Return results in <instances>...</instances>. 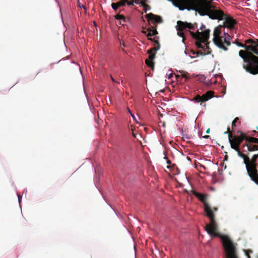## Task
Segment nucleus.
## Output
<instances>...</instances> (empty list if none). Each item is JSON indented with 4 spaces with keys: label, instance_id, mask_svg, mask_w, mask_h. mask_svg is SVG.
<instances>
[{
    "label": "nucleus",
    "instance_id": "obj_1",
    "mask_svg": "<svg viewBox=\"0 0 258 258\" xmlns=\"http://www.w3.org/2000/svg\"><path fill=\"white\" fill-rule=\"evenodd\" d=\"M192 194L199 199L204 205V211L206 215L210 219V223L206 224L205 230L211 237H218L221 242H232L230 237L227 235L221 234L218 231V225L215 220V216L214 212L218 210L217 207L212 208L207 203L206 200V195L199 193L195 190H192Z\"/></svg>",
    "mask_w": 258,
    "mask_h": 258
},
{
    "label": "nucleus",
    "instance_id": "obj_2",
    "mask_svg": "<svg viewBox=\"0 0 258 258\" xmlns=\"http://www.w3.org/2000/svg\"><path fill=\"white\" fill-rule=\"evenodd\" d=\"M212 6L210 3L204 2L199 6L198 12L201 16H208L212 19L224 20L223 28H227L230 30L234 29L236 24L235 20L225 15L221 10H213Z\"/></svg>",
    "mask_w": 258,
    "mask_h": 258
},
{
    "label": "nucleus",
    "instance_id": "obj_3",
    "mask_svg": "<svg viewBox=\"0 0 258 258\" xmlns=\"http://www.w3.org/2000/svg\"><path fill=\"white\" fill-rule=\"evenodd\" d=\"M237 155L243 160V163L245 165L247 173L250 179L258 185V170L257 169L256 161L258 159V154H254L251 159L248 154L241 152L240 148L236 150Z\"/></svg>",
    "mask_w": 258,
    "mask_h": 258
},
{
    "label": "nucleus",
    "instance_id": "obj_4",
    "mask_svg": "<svg viewBox=\"0 0 258 258\" xmlns=\"http://www.w3.org/2000/svg\"><path fill=\"white\" fill-rule=\"evenodd\" d=\"M239 55L243 59V68L250 74H258V56L250 52L240 50Z\"/></svg>",
    "mask_w": 258,
    "mask_h": 258
},
{
    "label": "nucleus",
    "instance_id": "obj_5",
    "mask_svg": "<svg viewBox=\"0 0 258 258\" xmlns=\"http://www.w3.org/2000/svg\"><path fill=\"white\" fill-rule=\"evenodd\" d=\"M223 26L219 25L214 29L213 41L214 44L225 51L227 50V46L230 45V36L228 33H224V36H221L222 29Z\"/></svg>",
    "mask_w": 258,
    "mask_h": 258
},
{
    "label": "nucleus",
    "instance_id": "obj_6",
    "mask_svg": "<svg viewBox=\"0 0 258 258\" xmlns=\"http://www.w3.org/2000/svg\"><path fill=\"white\" fill-rule=\"evenodd\" d=\"M241 139V143L245 141L244 143L242 145L241 148L243 152H251L258 150V139L247 136L244 133Z\"/></svg>",
    "mask_w": 258,
    "mask_h": 258
},
{
    "label": "nucleus",
    "instance_id": "obj_7",
    "mask_svg": "<svg viewBox=\"0 0 258 258\" xmlns=\"http://www.w3.org/2000/svg\"><path fill=\"white\" fill-rule=\"evenodd\" d=\"M189 33L191 36L196 40V44L198 48H203L204 46L202 43H204L206 45L207 48L209 49V47L206 42L208 41L209 38L210 30L207 29L203 32H199L198 31L196 33L189 31Z\"/></svg>",
    "mask_w": 258,
    "mask_h": 258
},
{
    "label": "nucleus",
    "instance_id": "obj_8",
    "mask_svg": "<svg viewBox=\"0 0 258 258\" xmlns=\"http://www.w3.org/2000/svg\"><path fill=\"white\" fill-rule=\"evenodd\" d=\"M244 133V132L239 130L237 131V135H233L232 132L228 126L227 127V131L225 132L224 134H228V139L231 148L236 151L240 147V145L241 143V139H242V136Z\"/></svg>",
    "mask_w": 258,
    "mask_h": 258
},
{
    "label": "nucleus",
    "instance_id": "obj_9",
    "mask_svg": "<svg viewBox=\"0 0 258 258\" xmlns=\"http://www.w3.org/2000/svg\"><path fill=\"white\" fill-rule=\"evenodd\" d=\"M226 258H238L236 246L234 243H222Z\"/></svg>",
    "mask_w": 258,
    "mask_h": 258
},
{
    "label": "nucleus",
    "instance_id": "obj_10",
    "mask_svg": "<svg viewBox=\"0 0 258 258\" xmlns=\"http://www.w3.org/2000/svg\"><path fill=\"white\" fill-rule=\"evenodd\" d=\"M246 45L245 51L250 52L258 55V39H248L245 41Z\"/></svg>",
    "mask_w": 258,
    "mask_h": 258
},
{
    "label": "nucleus",
    "instance_id": "obj_11",
    "mask_svg": "<svg viewBox=\"0 0 258 258\" xmlns=\"http://www.w3.org/2000/svg\"><path fill=\"white\" fill-rule=\"evenodd\" d=\"M214 93L213 91H208L202 96L197 95L192 100L195 103H200L201 105L206 108V104H204V102L213 97Z\"/></svg>",
    "mask_w": 258,
    "mask_h": 258
},
{
    "label": "nucleus",
    "instance_id": "obj_12",
    "mask_svg": "<svg viewBox=\"0 0 258 258\" xmlns=\"http://www.w3.org/2000/svg\"><path fill=\"white\" fill-rule=\"evenodd\" d=\"M177 24L179 25L180 30H186V29L189 30H195L197 27V24H192L190 23H187L186 22H183L181 21H178Z\"/></svg>",
    "mask_w": 258,
    "mask_h": 258
},
{
    "label": "nucleus",
    "instance_id": "obj_13",
    "mask_svg": "<svg viewBox=\"0 0 258 258\" xmlns=\"http://www.w3.org/2000/svg\"><path fill=\"white\" fill-rule=\"evenodd\" d=\"M145 17L149 22L153 21L154 23H161L162 22V19L160 16L155 15L152 13L146 14Z\"/></svg>",
    "mask_w": 258,
    "mask_h": 258
},
{
    "label": "nucleus",
    "instance_id": "obj_14",
    "mask_svg": "<svg viewBox=\"0 0 258 258\" xmlns=\"http://www.w3.org/2000/svg\"><path fill=\"white\" fill-rule=\"evenodd\" d=\"M160 48V45L159 43H157V46H155L154 47L151 48L148 50L147 53L149 54V57L148 59L153 61L155 57L156 52Z\"/></svg>",
    "mask_w": 258,
    "mask_h": 258
},
{
    "label": "nucleus",
    "instance_id": "obj_15",
    "mask_svg": "<svg viewBox=\"0 0 258 258\" xmlns=\"http://www.w3.org/2000/svg\"><path fill=\"white\" fill-rule=\"evenodd\" d=\"M128 0H121L116 3L111 4L112 8L113 10H116L119 7L124 6Z\"/></svg>",
    "mask_w": 258,
    "mask_h": 258
},
{
    "label": "nucleus",
    "instance_id": "obj_16",
    "mask_svg": "<svg viewBox=\"0 0 258 258\" xmlns=\"http://www.w3.org/2000/svg\"><path fill=\"white\" fill-rule=\"evenodd\" d=\"M147 31L148 32V34H147V37L154 36L158 34L156 25L155 26H152V28H148L147 29Z\"/></svg>",
    "mask_w": 258,
    "mask_h": 258
},
{
    "label": "nucleus",
    "instance_id": "obj_17",
    "mask_svg": "<svg viewBox=\"0 0 258 258\" xmlns=\"http://www.w3.org/2000/svg\"><path fill=\"white\" fill-rule=\"evenodd\" d=\"M176 29L177 30V34L179 36L181 37L182 38V41H183L185 39L184 38V31L185 30H179L180 28H179V25L178 24H177V26H176Z\"/></svg>",
    "mask_w": 258,
    "mask_h": 258
},
{
    "label": "nucleus",
    "instance_id": "obj_18",
    "mask_svg": "<svg viewBox=\"0 0 258 258\" xmlns=\"http://www.w3.org/2000/svg\"><path fill=\"white\" fill-rule=\"evenodd\" d=\"M115 19H117V20H121L123 22H125L126 21V18L122 15H120V14H117L115 16Z\"/></svg>",
    "mask_w": 258,
    "mask_h": 258
},
{
    "label": "nucleus",
    "instance_id": "obj_19",
    "mask_svg": "<svg viewBox=\"0 0 258 258\" xmlns=\"http://www.w3.org/2000/svg\"><path fill=\"white\" fill-rule=\"evenodd\" d=\"M145 63L149 68H153L154 65L153 61L147 59L145 60Z\"/></svg>",
    "mask_w": 258,
    "mask_h": 258
},
{
    "label": "nucleus",
    "instance_id": "obj_20",
    "mask_svg": "<svg viewBox=\"0 0 258 258\" xmlns=\"http://www.w3.org/2000/svg\"><path fill=\"white\" fill-rule=\"evenodd\" d=\"M243 251L247 258H251L250 254L253 253V251L251 249H244Z\"/></svg>",
    "mask_w": 258,
    "mask_h": 258
},
{
    "label": "nucleus",
    "instance_id": "obj_21",
    "mask_svg": "<svg viewBox=\"0 0 258 258\" xmlns=\"http://www.w3.org/2000/svg\"><path fill=\"white\" fill-rule=\"evenodd\" d=\"M139 4H141L142 6L144 8H146V7H148L149 10L150 9V7L148 5L146 4L145 2H144V1L139 2Z\"/></svg>",
    "mask_w": 258,
    "mask_h": 258
},
{
    "label": "nucleus",
    "instance_id": "obj_22",
    "mask_svg": "<svg viewBox=\"0 0 258 258\" xmlns=\"http://www.w3.org/2000/svg\"><path fill=\"white\" fill-rule=\"evenodd\" d=\"M180 73H181V76L183 78H185L186 80H187L189 79V77L188 76V75L187 74H185L183 71L180 72Z\"/></svg>",
    "mask_w": 258,
    "mask_h": 258
},
{
    "label": "nucleus",
    "instance_id": "obj_23",
    "mask_svg": "<svg viewBox=\"0 0 258 258\" xmlns=\"http://www.w3.org/2000/svg\"><path fill=\"white\" fill-rule=\"evenodd\" d=\"M239 120V118L236 117L234 118L232 122V127L233 128L236 126V123Z\"/></svg>",
    "mask_w": 258,
    "mask_h": 258
},
{
    "label": "nucleus",
    "instance_id": "obj_24",
    "mask_svg": "<svg viewBox=\"0 0 258 258\" xmlns=\"http://www.w3.org/2000/svg\"><path fill=\"white\" fill-rule=\"evenodd\" d=\"M235 44L239 46V47H241L242 48H245V45H246V43L245 42V44H243L241 42H239L238 41H235Z\"/></svg>",
    "mask_w": 258,
    "mask_h": 258
},
{
    "label": "nucleus",
    "instance_id": "obj_25",
    "mask_svg": "<svg viewBox=\"0 0 258 258\" xmlns=\"http://www.w3.org/2000/svg\"><path fill=\"white\" fill-rule=\"evenodd\" d=\"M148 40L151 41L152 42H154L155 43L154 45L155 46H157V43H159L158 40H155L154 38H152L151 37H148Z\"/></svg>",
    "mask_w": 258,
    "mask_h": 258
},
{
    "label": "nucleus",
    "instance_id": "obj_26",
    "mask_svg": "<svg viewBox=\"0 0 258 258\" xmlns=\"http://www.w3.org/2000/svg\"><path fill=\"white\" fill-rule=\"evenodd\" d=\"M134 3H135V1L133 0V1L131 2H127L126 3H127L128 6H132L133 5Z\"/></svg>",
    "mask_w": 258,
    "mask_h": 258
},
{
    "label": "nucleus",
    "instance_id": "obj_27",
    "mask_svg": "<svg viewBox=\"0 0 258 258\" xmlns=\"http://www.w3.org/2000/svg\"><path fill=\"white\" fill-rule=\"evenodd\" d=\"M206 28L205 26L204 25H202L200 29L202 31V32L205 31L206 30H204Z\"/></svg>",
    "mask_w": 258,
    "mask_h": 258
},
{
    "label": "nucleus",
    "instance_id": "obj_28",
    "mask_svg": "<svg viewBox=\"0 0 258 258\" xmlns=\"http://www.w3.org/2000/svg\"><path fill=\"white\" fill-rule=\"evenodd\" d=\"M131 116H132V117L133 118V119H134L136 122H137V120H136V117H135V115H134L133 114H132V113H131Z\"/></svg>",
    "mask_w": 258,
    "mask_h": 258
},
{
    "label": "nucleus",
    "instance_id": "obj_29",
    "mask_svg": "<svg viewBox=\"0 0 258 258\" xmlns=\"http://www.w3.org/2000/svg\"><path fill=\"white\" fill-rule=\"evenodd\" d=\"M147 32H148L147 30L146 31L145 29L142 30V33L143 34H146Z\"/></svg>",
    "mask_w": 258,
    "mask_h": 258
},
{
    "label": "nucleus",
    "instance_id": "obj_30",
    "mask_svg": "<svg viewBox=\"0 0 258 258\" xmlns=\"http://www.w3.org/2000/svg\"><path fill=\"white\" fill-rule=\"evenodd\" d=\"M166 159H167V163L168 164V165H170L171 164V162L168 160L167 158H166Z\"/></svg>",
    "mask_w": 258,
    "mask_h": 258
},
{
    "label": "nucleus",
    "instance_id": "obj_31",
    "mask_svg": "<svg viewBox=\"0 0 258 258\" xmlns=\"http://www.w3.org/2000/svg\"><path fill=\"white\" fill-rule=\"evenodd\" d=\"M135 1V3L136 4H139V1H140V0H134Z\"/></svg>",
    "mask_w": 258,
    "mask_h": 258
},
{
    "label": "nucleus",
    "instance_id": "obj_32",
    "mask_svg": "<svg viewBox=\"0 0 258 258\" xmlns=\"http://www.w3.org/2000/svg\"><path fill=\"white\" fill-rule=\"evenodd\" d=\"M134 127H133L132 125L131 126V130L132 131V132H134Z\"/></svg>",
    "mask_w": 258,
    "mask_h": 258
},
{
    "label": "nucleus",
    "instance_id": "obj_33",
    "mask_svg": "<svg viewBox=\"0 0 258 258\" xmlns=\"http://www.w3.org/2000/svg\"><path fill=\"white\" fill-rule=\"evenodd\" d=\"M209 137H210V136H208V135H206V136H204V138H205V139H208Z\"/></svg>",
    "mask_w": 258,
    "mask_h": 258
},
{
    "label": "nucleus",
    "instance_id": "obj_34",
    "mask_svg": "<svg viewBox=\"0 0 258 258\" xmlns=\"http://www.w3.org/2000/svg\"><path fill=\"white\" fill-rule=\"evenodd\" d=\"M132 135H133V136L134 137L136 138V134L134 133V132H132Z\"/></svg>",
    "mask_w": 258,
    "mask_h": 258
},
{
    "label": "nucleus",
    "instance_id": "obj_35",
    "mask_svg": "<svg viewBox=\"0 0 258 258\" xmlns=\"http://www.w3.org/2000/svg\"><path fill=\"white\" fill-rule=\"evenodd\" d=\"M147 10H149L148 7H146V8H144V11L145 13L147 12Z\"/></svg>",
    "mask_w": 258,
    "mask_h": 258
},
{
    "label": "nucleus",
    "instance_id": "obj_36",
    "mask_svg": "<svg viewBox=\"0 0 258 258\" xmlns=\"http://www.w3.org/2000/svg\"><path fill=\"white\" fill-rule=\"evenodd\" d=\"M210 128H208V129L207 130L206 133H207V134H209V133H210Z\"/></svg>",
    "mask_w": 258,
    "mask_h": 258
},
{
    "label": "nucleus",
    "instance_id": "obj_37",
    "mask_svg": "<svg viewBox=\"0 0 258 258\" xmlns=\"http://www.w3.org/2000/svg\"><path fill=\"white\" fill-rule=\"evenodd\" d=\"M111 79L112 80V81H113L114 82H116L114 79V78L111 76Z\"/></svg>",
    "mask_w": 258,
    "mask_h": 258
},
{
    "label": "nucleus",
    "instance_id": "obj_38",
    "mask_svg": "<svg viewBox=\"0 0 258 258\" xmlns=\"http://www.w3.org/2000/svg\"><path fill=\"white\" fill-rule=\"evenodd\" d=\"M82 8H83L85 10H86V8L84 6L82 5Z\"/></svg>",
    "mask_w": 258,
    "mask_h": 258
},
{
    "label": "nucleus",
    "instance_id": "obj_39",
    "mask_svg": "<svg viewBox=\"0 0 258 258\" xmlns=\"http://www.w3.org/2000/svg\"><path fill=\"white\" fill-rule=\"evenodd\" d=\"M79 7L81 8V7H82V5H79Z\"/></svg>",
    "mask_w": 258,
    "mask_h": 258
},
{
    "label": "nucleus",
    "instance_id": "obj_40",
    "mask_svg": "<svg viewBox=\"0 0 258 258\" xmlns=\"http://www.w3.org/2000/svg\"><path fill=\"white\" fill-rule=\"evenodd\" d=\"M128 112H129V113H132L130 110H128Z\"/></svg>",
    "mask_w": 258,
    "mask_h": 258
},
{
    "label": "nucleus",
    "instance_id": "obj_41",
    "mask_svg": "<svg viewBox=\"0 0 258 258\" xmlns=\"http://www.w3.org/2000/svg\"><path fill=\"white\" fill-rule=\"evenodd\" d=\"M210 52L208 50V52H207V53H210Z\"/></svg>",
    "mask_w": 258,
    "mask_h": 258
},
{
    "label": "nucleus",
    "instance_id": "obj_42",
    "mask_svg": "<svg viewBox=\"0 0 258 258\" xmlns=\"http://www.w3.org/2000/svg\"><path fill=\"white\" fill-rule=\"evenodd\" d=\"M133 240H134V241H136V239H135V238H134V237H133Z\"/></svg>",
    "mask_w": 258,
    "mask_h": 258
},
{
    "label": "nucleus",
    "instance_id": "obj_43",
    "mask_svg": "<svg viewBox=\"0 0 258 258\" xmlns=\"http://www.w3.org/2000/svg\"><path fill=\"white\" fill-rule=\"evenodd\" d=\"M167 168H169V166H167Z\"/></svg>",
    "mask_w": 258,
    "mask_h": 258
},
{
    "label": "nucleus",
    "instance_id": "obj_44",
    "mask_svg": "<svg viewBox=\"0 0 258 258\" xmlns=\"http://www.w3.org/2000/svg\"><path fill=\"white\" fill-rule=\"evenodd\" d=\"M136 244H135V245H134V247H135V248H136Z\"/></svg>",
    "mask_w": 258,
    "mask_h": 258
},
{
    "label": "nucleus",
    "instance_id": "obj_45",
    "mask_svg": "<svg viewBox=\"0 0 258 258\" xmlns=\"http://www.w3.org/2000/svg\"><path fill=\"white\" fill-rule=\"evenodd\" d=\"M256 129L258 130V126L256 127Z\"/></svg>",
    "mask_w": 258,
    "mask_h": 258
},
{
    "label": "nucleus",
    "instance_id": "obj_46",
    "mask_svg": "<svg viewBox=\"0 0 258 258\" xmlns=\"http://www.w3.org/2000/svg\"><path fill=\"white\" fill-rule=\"evenodd\" d=\"M257 258H258V255H257Z\"/></svg>",
    "mask_w": 258,
    "mask_h": 258
}]
</instances>
